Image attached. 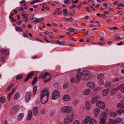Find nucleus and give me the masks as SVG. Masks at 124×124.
Listing matches in <instances>:
<instances>
[{
  "label": "nucleus",
  "mask_w": 124,
  "mask_h": 124,
  "mask_svg": "<svg viewBox=\"0 0 124 124\" xmlns=\"http://www.w3.org/2000/svg\"><path fill=\"white\" fill-rule=\"evenodd\" d=\"M72 110V108L71 107L66 106L63 107L61 109V111L63 113H69Z\"/></svg>",
  "instance_id": "nucleus-1"
},
{
  "label": "nucleus",
  "mask_w": 124,
  "mask_h": 124,
  "mask_svg": "<svg viewBox=\"0 0 124 124\" xmlns=\"http://www.w3.org/2000/svg\"><path fill=\"white\" fill-rule=\"evenodd\" d=\"M108 114L105 112H103L101 114V119L100 122V124H105L106 123V119L107 116Z\"/></svg>",
  "instance_id": "nucleus-2"
},
{
  "label": "nucleus",
  "mask_w": 124,
  "mask_h": 124,
  "mask_svg": "<svg viewBox=\"0 0 124 124\" xmlns=\"http://www.w3.org/2000/svg\"><path fill=\"white\" fill-rule=\"evenodd\" d=\"M42 78L43 79H46L44 80V82L45 83L49 81L51 78V77L50 76L49 73L46 72L44 74Z\"/></svg>",
  "instance_id": "nucleus-3"
},
{
  "label": "nucleus",
  "mask_w": 124,
  "mask_h": 124,
  "mask_svg": "<svg viewBox=\"0 0 124 124\" xmlns=\"http://www.w3.org/2000/svg\"><path fill=\"white\" fill-rule=\"evenodd\" d=\"M32 94L30 92H27L25 93L24 96V99L26 102H28L31 99Z\"/></svg>",
  "instance_id": "nucleus-4"
},
{
  "label": "nucleus",
  "mask_w": 124,
  "mask_h": 124,
  "mask_svg": "<svg viewBox=\"0 0 124 124\" xmlns=\"http://www.w3.org/2000/svg\"><path fill=\"white\" fill-rule=\"evenodd\" d=\"M59 97V92L58 91L55 90L52 94V98L53 100L58 99Z\"/></svg>",
  "instance_id": "nucleus-5"
},
{
  "label": "nucleus",
  "mask_w": 124,
  "mask_h": 124,
  "mask_svg": "<svg viewBox=\"0 0 124 124\" xmlns=\"http://www.w3.org/2000/svg\"><path fill=\"white\" fill-rule=\"evenodd\" d=\"M74 117L73 116L65 118L64 120V122L65 124H70L73 120Z\"/></svg>",
  "instance_id": "nucleus-6"
},
{
  "label": "nucleus",
  "mask_w": 124,
  "mask_h": 124,
  "mask_svg": "<svg viewBox=\"0 0 124 124\" xmlns=\"http://www.w3.org/2000/svg\"><path fill=\"white\" fill-rule=\"evenodd\" d=\"M48 99V96H44L41 95L40 98V101L42 103L44 104L46 103Z\"/></svg>",
  "instance_id": "nucleus-7"
},
{
  "label": "nucleus",
  "mask_w": 124,
  "mask_h": 124,
  "mask_svg": "<svg viewBox=\"0 0 124 124\" xmlns=\"http://www.w3.org/2000/svg\"><path fill=\"white\" fill-rule=\"evenodd\" d=\"M97 106L101 108L104 109L105 107L104 103L101 101H98L96 103Z\"/></svg>",
  "instance_id": "nucleus-8"
},
{
  "label": "nucleus",
  "mask_w": 124,
  "mask_h": 124,
  "mask_svg": "<svg viewBox=\"0 0 124 124\" xmlns=\"http://www.w3.org/2000/svg\"><path fill=\"white\" fill-rule=\"evenodd\" d=\"M82 74L80 72H78L77 74V77L75 78V81L76 83L78 82L81 78Z\"/></svg>",
  "instance_id": "nucleus-9"
},
{
  "label": "nucleus",
  "mask_w": 124,
  "mask_h": 124,
  "mask_svg": "<svg viewBox=\"0 0 124 124\" xmlns=\"http://www.w3.org/2000/svg\"><path fill=\"white\" fill-rule=\"evenodd\" d=\"M41 95L48 96L49 93L48 90L46 89H43L42 91Z\"/></svg>",
  "instance_id": "nucleus-10"
},
{
  "label": "nucleus",
  "mask_w": 124,
  "mask_h": 124,
  "mask_svg": "<svg viewBox=\"0 0 124 124\" xmlns=\"http://www.w3.org/2000/svg\"><path fill=\"white\" fill-rule=\"evenodd\" d=\"M117 107L121 108H124V100L121 101L117 105Z\"/></svg>",
  "instance_id": "nucleus-11"
},
{
  "label": "nucleus",
  "mask_w": 124,
  "mask_h": 124,
  "mask_svg": "<svg viewBox=\"0 0 124 124\" xmlns=\"http://www.w3.org/2000/svg\"><path fill=\"white\" fill-rule=\"evenodd\" d=\"M1 53L5 55H7L9 54L8 51L6 49H2L0 50Z\"/></svg>",
  "instance_id": "nucleus-12"
},
{
  "label": "nucleus",
  "mask_w": 124,
  "mask_h": 124,
  "mask_svg": "<svg viewBox=\"0 0 124 124\" xmlns=\"http://www.w3.org/2000/svg\"><path fill=\"white\" fill-rule=\"evenodd\" d=\"M62 8L61 7L57 8L55 10V12L53 13V15H55L56 14H61L62 13V10H61Z\"/></svg>",
  "instance_id": "nucleus-13"
},
{
  "label": "nucleus",
  "mask_w": 124,
  "mask_h": 124,
  "mask_svg": "<svg viewBox=\"0 0 124 124\" xmlns=\"http://www.w3.org/2000/svg\"><path fill=\"white\" fill-rule=\"evenodd\" d=\"M30 21L31 22H34L35 23H38L39 21L38 20V18L36 17L31 18L30 19Z\"/></svg>",
  "instance_id": "nucleus-14"
},
{
  "label": "nucleus",
  "mask_w": 124,
  "mask_h": 124,
  "mask_svg": "<svg viewBox=\"0 0 124 124\" xmlns=\"http://www.w3.org/2000/svg\"><path fill=\"white\" fill-rule=\"evenodd\" d=\"M33 114L35 116H37L38 113V107H34L33 109Z\"/></svg>",
  "instance_id": "nucleus-15"
},
{
  "label": "nucleus",
  "mask_w": 124,
  "mask_h": 124,
  "mask_svg": "<svg viewBox=\"0 0 124 124\" xmlns=\"http://www.w3.org/2000/svg\"><path fill=\"white\" fill-rule=\"evenodd\" d=\"M70 99V97L69 95L66 94L64 95L63 97V100L65 101H68Z\"/></svg>",
  "instance_id": "nucleus-16"
},
{
  "label": "nucleus",
  "mask_w": 124,
  "mask_h": 124,
  "mask_svg": "<svg viewBox=\"0 0 124 124\" xmlns=\"http://www.w3.org/2000/svg\"><path fill=\"white\" fill-rule=\"evenodd\" d=\"M100 112V109L98 108H95L93 111V112L95 114V116H96L99 114Z\"/></svg>",
  "instance_id": "nucleus-17"
},
{
  "label": "nucleus",
  "mask_w": 124,
  "mask_h": 124,
  "mask_svg": "<svg viewBox=\"0 0 124 124\" xmlns=\"http://www.w3.org/2000/svg\"><path fill=\"white\" fill-rule=\"evenodd\" d=\"M33 72H31L29 73L27 77L25 79L24 81L25 82L27 81L29 79V78L33 75Z\"/></svg>",
  "instance_id": "nucleus-18"
},
{
  "label": "nucleus",
  "mask_w": 124,
  "mask_h": 124,
  "mask_svg": "<svg viewBox=\"0 0 124 124\" xmlns=\"http://www.w3.org/2000/svg\"><path fill=\"white\" fill-rule=\"evenodd\" d=\"M79 100L77 99H74L73 101V104L75 106H76L79 102Z\"/></svg>",
  "instance_id": "nucleus-19"
},
{
  "label": "nucleus",
  "mask_w": 124,
  "mask_h": 124,
  "mask_svg": "<svg viewBox=\"0 0 124 124\" xmlns=\"http://www.w3.org/2000/svg\"><path fill=\"white\" fill-rule=\"evenodd\" d=\"M28 116H27V119L28 120H29L31 119L32 117V111L30 110L28 112Z\"/></svg>",
  "instance_id": "nucleus-20"
},
{
  "label": "nucleus",
  "mask_w": 124,
  "mask_h": 124,
  "mask_svg": "<svg viewBox=\"0 0 124 124\" xmlns=\"http://www.w3.org/2000/svg\"><path fill=\"white\" fill-rule=\"evenodd\" d=\"M87 85L89 87L93 88L95 87V85L93 83L91 82L88 83L87 84Z\"/></svg>",
  "instance_id": "nucleus-21"
},
{
  "label": "nucleus",
  "mask_w": 124,
  "mask_h": 124,
  "mask_svg": "<svg viewBox=\"0 0 124 124\" xmlns=\"http://www.w3.org/2000/svg\"><path fill=\"white\" fill-rule=\"evenodd\" d=\"M24 116V115L23 113H20L18 116V120L19 121L21 120L23 118Z\"/></svg>",
  "instance_id": "nucleus-22"
},
{
  "label": "nucleus",
  "mask_w": 124,
  "mask_h": 124,
  "mask_svg": "<svg viewBox=\"0 0 124 124\" xmlns=\"http://www.w3.org/2000/svg\"><path fill=\"white\" fill-rule=\"evenodd\" d=\"M86 108L87 110H89L90 107V102L89 101H87L86 103Z\"/></svg>",
  "instance_id": "nucleus-23"
},
{
  "label": "nucleus",
  "mask_w": 124,
  "mask_h": 124,
  "mask_svg": "<svg viewBox=\"0 0 124 124\" xmlns=\"http://www.w3.org/2000/svg\"><path fill=\"white\" fill-rule=\"evenodd\" d=\"M108 89L107 88L104 90L102 91V95L103 96L106 95L108 93Z\"/></svg>",
  "instance_id": "nucleus-24"
},
{
  "label": "nucleus",
  "mask_w": 124,
  "mask_h": 124,
  "mask_svg": "<svg viewBox=\"0 0 124 124\" xmlns=\"http://www.w3.org/2000/svg\"><path fill=\"white\" fill-rule=\"evenodd\" d=\"M89 124H96V120L93 119H89Z\"/></svg>",
  "instance_id": "nucleus-25"
},
{
  "label": "nucleus",
  "mask_w": 124,
  "mask_h": 124,
  "mask_svg": "<svg viewBox=\"0 0 124 124\" xmlns=\"http://www.w3.org/2000/svg\"><path fill=\"white\" fill-rule=\"evenodd\" d=\"M89 118H90V117L88 116H87L86 118L83 121V124H87L89 120Z\"/></svg>",
  "instance_id": "nucleus-26"
},
{
  "label": "nucleus",
  "mask_w": 124,
  "mask_h": 124,
  "mask_svg": "<svg viewBox=\"0 0 124 124\" xmlns=\"http://www.w3.org/2000/svg\"><path fill=\"white\" fill-rule=\"evenodd\" d=\"M6 101V99L4 97L2 96L0 98V102L2 103H4Z\"/></svg>",
  "instance_id": "nucleus-27"
},
{
  "label": "nucleus",
  "mask_w": 124,
  "mask_h": 124,
  "mask_svg": "<svg viewBox=\"0 0 124 124\" xmlns=\"http://www.w3.org/2000/svg\"><path fill=\"white\" fill-rule=\"evenodd\" d=\"M20 97L19 93L17 92L15 94L14 98V100H18Z\"/></svg>",
  "instance_id": "nucleus-28"
},
{
  "label": "nucleus",
  "mask_w": 124,
  "mask_h": 124,
  "mask_svg": "<svg viewBox=\"0 0 124 124\" xmlns=\"http://www.w3.org/2000/svg\"><path fill=\"white\" fill-rule=\"evenodd\" d=\"M91 91V90L90 89H86L85 90L84 93L86 95H88L90 93Z\"/></svg>",
  "instance_id": "nucleus-29"
},
{
  "label": "nucleus",
  "mask_w": 124,
  "mask_h": 124,
  "mask_svg": "<svg viewBox=\"0 0 124 124\" xmlns=\"http://www.w3.org/2000/svg\"><path fill=\"white\" fill-rule=\"evenodd\" d=\"M111 85V84L110 82H106L105 84V86L106 87H110Z\"/></svg>",
  "instance_id": "nucleus-30"
},
{
  "label": "nucleus",
  "mask_w": 124,
  "mask_h": 124,
  "mask_svg": "<svg viewBox=\"0 0 124 124\" xmlns=\"http://www.w3.org/2000/svg\"><path fill=\"white\" fill-rule=\"evenodd\" d=\"M56 113V110L54 109L52 110L50 112V116L52 117L54 116Z\"/></svg>",
  "instance_id": "nucleus-31"
},
{
  "label": "nucleus",
  "mask_w": 124,
  "mask_h": 124,
  "mask_svg": "<svg viewBox=\"0 0 124 124\" xmlns=\"http://www.w3.org/2000/svg\"><path fill=\"white\" fill-rule=\"evenodd\" d=\"M109 121L110 123L113 124H117V121L116 120H114L110 119H109Z\"/></svg>",
  "instance_id": "nucleus-32"
},
{
  "label": "nucleus",
  "mask_w": 124,
  "mask_h": 124,
  "mask_svg": "<svg viewBox=\"0 0 124 124\" xmlns=\"http://www.w3.org/2000/svg\"><path fill=\"white\" fill-rule=\"evenodd\" d=\"M26 13L27 12L26 11L23 12L22 16H23V18H25L28 15L26 14Z\"/></svg>",
  "instance_id": "nucleus-33"
},
{
  "label": "nucleus",
  "mask_w": 124,
  "mask_h": 124,
  "mask_svg": "<svg viewBox=\"0 0 124 124\" xmlns=\"http://www.w3.org/2000/svg\"><path fill=\"white\" fill-rule=\"evenodd\" d=\"M90 73V71L88 70H85L83 71V74L84 75H87L89 74Z\"/></svg>",
  "instance_id": "nucleus-34"
},
{
  "label": "nucleus",
  "mask_w": 124,
  "mask_h": 124,
  "mask_svg": "<svg viewBox=\"0 0 124 124\" xmlns=\"http://www.w3.org/2000/svg\"><path fill=\"white\" fill-rule=\"evenodd\" d=\"M18 108L17 106H15L13 109L12 111L14 113H16L18 111Z\"/></svg>",
  "instance_id": "nucleus-35"
},
{
  "label": "nucleus",
  "mask_w": 124,
  "mask_h": 124,
  "mask_svg": "<svg viewBox=\"0 0 124 124\" xmlns=\"http://www.w3.org/2000/svg\"><path fill=\"white\" fill-rule=\"evenodd\" d=\"M110 116L112 117H115L116 116L117 113L115 112H112L110 113Z\"/></svg>",
  "instance_id": "nucleus-36"
},
{
  "label": "nucleus",
  "mask_w": 124,
  "mask_h": 124,
  "mask_svg": "<svg viewBox=\"0 0 124 124\" xmlns=\"http://www.w3.org/2000/svg\"><path fill=\"white\" fill-rule=\"evenodd\" d=\"M37 89V86H34L33 87V94L35 95L36 94V92Z\"/></svg>",
  "instance_id": "nucleus-37"
},
{
  "label": "nucleus",
  "mask_w": 124,
  "mask_h": 124,
  "mask_svg": "<svg viewBox=\"0 0 124 124\" xmlns=\"http://www.w3.org/2000/svg\"><path fill=\"white\" fill-rule=\"evenodd\" d=\"M67 11L68 9H65L63 10V13L64 16H66L68 14Z\"/></svg>",
  "instance_id": "nucleus-38"
},
{
  "label": "nucleus",
  "mask_w": 124,
  "mask_h": 124,
  "mask_svg": "<svg viewBox=\"0 0 124 124\" xmlns=\"http://www.w3.org/2000/svg\"><path fill=\"white\" fill-rule=\"evenodd\" d=\"M97 77L99 79H103V75L102 74H100L97 76Z\"/></svg>",
  "instance_id": "nucleus-39"
},
{
  "label": "nucleus",
  "mask_w": 124,
  "mask_h": 124,
  "mask_svg": "<svg viewBox=\"0 0 124 124\" xmlns=\"http://www.w3.org/2000/svg\"><path fill=\"white\" fill-rule=\"evenodd\" d=\"M116 90V88H114L113 89L111 90V93L112 94H114L115 93Z\"/></svg>",
  "instance_id": "nucleus-40"
},
{
  "label": "nucleus",
  "mask_w": 124,
  "mask_h": 124,
  "mask_svg": "<svg viewBox=\"0 0 124 124\" xmlns=\"http://www.w3.org/2000/svg\"><path fill=\"white\" fill-rule=\"evenodd\" d=\"M64 2V3L66 4H70L71 2L70 0H65Z\"/></svg>",
  "instance_id": "nucleus-41"
},
{
  "label": "nucleus",
  "mask_w": 124,
  "mask_h": 124,
  "mask_svg": "<svg viewBox=\"0 0 124 124\" xmlns=\"http://www.w3.org/2000/svg\"><path fill=\"white\" fill-rule=\"evenodd\" d=\"M37 80V78L35 77L33 81L32 82V84L34 85H35V83L36 82Z\"/></svg>",
  "instance_id": "nucleus-42"
},
{
  "label": "nucleus",
  "mask_w": 124,
  "mask_h": 124,
  "mask_svg": "<svg viewBox=\"0 0 124 124\" xmlns=\"http://www.w3.org/2000/svg\"><path fill=\"white\" fill-rule=\"evenodd\" d=\"M99 84L100 85H102L104 84V81L103 79H99Z\"/></svg>",
  "instance_id": "nucleus-43"
},
{
  "label": "nucleus",
  "mask_w": 124,
  "mask_h": 124,
  "mask_svg": "<svg viewBox=\"0 0 124 124\" xmlns=\"http://www.w3.org/2000/svg\"><path fill=\"white\" fill-rule=\"evenodd\" d=\"M97 101V100L95 97H94L92 98V103L93 104H94Z\"/></svg>",
  "instance_id": "nucleus-44"
},
{
  "label": "nucleus",
  "mask_w": 124,
  "mask_h": 124,
  "mask_svg": "<svg viewBox=\"0 0 124 124\" xmlns=\"http://www.w3.org/2000/svg\"><path fill=\"white\" fill-rule=\"evenodd\" d=\"M16 31H22V28L21 27H17L16 28Z\"/></svg>",
  "instance_id": "nucleus-45"
},
{
  "label": "nucleus",
  "mask_w": 124,
  "mask_h": 124,
  "mask_svg": "<svg viewBox=\"0 0 124 124\" xmlns=\"http://www.w3.org/2000/svg\"><path fill=\"white\" fill-rule=\"evenodd\" d=\"M9 17L10 19L12 20V22H16V19H14L12 16H11V15H10Z\"/></svg>",
  "instance_id": "nucleus-46"
},
{
  "label": "nucleus",
  "mask_w": 124,
  "mask_h": 124,
  "mask_svg": "<svg viewBox=\"0 0 124 124\" xmlns=\"http://www.w3.org/2000/svg\"><path fill=\"white\" fill-rule=\"evenodd\" d=\"M23 77V75H18L16 77V79L17 80L21 79Z\"/></svg>",
  "instance_id": "nucleus-47"
},
{
  "label": "nucleus",
  "mask_w": 124,
  "mask_h": 124,
  "mask_svg": "<svg viewBox=\"0 0 124 124\" xmlns=\"http://www.w3.org/2000/svg\"><path fill=\"white\" fill-rule=\"evenodd\" d=\"M55 43H58L59 45H63L64 44L62 42L58 40H57L55 41Z\"/></svg>",
  "instance_id": "nucleus-48"
},
{
  "label": "nucleus",
  "mask_w": 124,
  "mask_h": 124,
  "mask_svg": "<svg viewBox=\"0 0 124 124\" xmlns=\"http://www.w3.org/2000/svg\"><path fill=\"white\" fill-rule=\"evenodd\" d=\"M68 30L70 31L73 32L75 30L74 29H73L71 28H69L68 29Z\"/></svg>",
  "instance_id": "nucleus-49"
},
{
  "label": "nucleus",
  "mask_w": 124,
  "mask_h": 124,
  "mask_svg": "<svg viewBox=\"0 0 124 124\" xmlns=\"http://www.w3.org/2000/svg\"><path fill=\"white\" fill-rule=\"evenodd\" d=\"M68 84L67 83H65L63 85V87L64 89L68 87Z\"/></svg>",
  "instance_id": "nucleus-50"
},
{
  "label": "nucleus",
  "mask_w": 124,
  "mask_h": 124,
  "mask_svg": "<svg viewBox=\"0 0 124 124\" xmlns=\"http://www.w3.org/2000/svg\"><path fill=\"white\" fill-rule=\"evenodd\" d=\"M117 124L119 122H121L122 121V119L121 118H119L117 119Z\"/></svg>",
  "instance_id": "nucleus-51"
},
{
  "label": "nucleus",
  "mask_w": 124,
  "mask_h": 124,
  "mask_svg": "<svg viewBox=\"0 0 124 124\" xmlns=\"http://www.w3.org/2000/svg\"><path fill=\"white\" fill-rule=\"evenodd\" d=\"M124 85L123 84H122L119 86L116 89V90H118L120 88H121L123 86H124Z\"/></svg>",
  "instance_id": "nucleus-52"
},
{
  "label": "nucleus",
  "mask_w": 124,
  "mask_h": 124,
  "mask_svg": "<svg viewBox=\"0 0 124 124\" xmlns=\"http://www.w3.org/2000/svg\"><path fill=\"white\" fill-rule=\"evenodd\" d=\"M40 1L39 0H34L32 2H31L30 3L31 4H32L34 3H35L39 2Z\"/></svg>",
  "instance_id": "nucleus-53"
},
{
  "label": "nucleus",
  "mask_w": 124,
  "mask_h": 124,
  "mask_svg": "<svg viewBox=\"0 0 124 124\" xmlns=\"http://www.w3.org/2000/svg\"><path fill=\"white\" fill-rule=\"evenodd\" d=\"M12 93L11 92V93H9L8 94V96L7 97L8 99V100H9L10 99V97L12 95Z\"/></svg>",
  "instance_id": "nucleus-54"
},
{
  "label": "nucleus",
  "mask_w": 124,
  "mask_h": 124,
  "mask_svg": "<svg viewBox=\"0 0 124 124\" xmlns=\"http://www.w3.org/2000/svg\"><path fill=\"white\" fill-rule=\"evenodd\" d=\"M94 7V6H93V5H91L90 6V7L91 8L92 10L95 11V9L93 8Z\"/></svg>",
  "instance_id": "nucleus-55"
},
{
  "label": "nucleus",
  "mask_w": 124,
  "mask_h": 124,
  "mask_svg": "<svg viewBox=\"0 0 124 124\" xmlns=\"http://www.w3.org/2000/svg\"><path fill=\"white\" fill-rule=\"evenodd\" d=\"M117 112L118 115H120L121 114V113L122 112L121 110H118L117 111Z\"/></svg>",
  "instance_id": "nucleus-56"
},
{
  "label": "nucleus",
  "mask_w": 124,
  "mask_h": 124,
  "mask_svg": "<svg viewBox=\"0 0 124 124\" xmlns=\"http://www.w3.org/2000/svg\"><path fill=\"white\" fill-rule=\"evenodd\" d=\"M13 86V85H10L7 88V89L9 91L11 89V88Z\"/></svg>",
  "instance_id": "nucleus-57"
},
{
  "label": "nucleus",
  "mask_w": 124,
  "mask_h": 124,
  "mask_svg": "<svg viewBox=\"0 0 124 124\" xmlns=\"http://www.w3.org/2000/svg\"><path fill=\"white\" fill-rule=\"evenodd\" d=\"M95 98L96 99L97 101L99 100L101 98L100 96H97L95 97Z\"/></svg>",
  "instance_id": "nucleus-58"
},
{
  "label": "nucleus",
  "mask_w": 124,
  "mask_h": 124,
  "mask_svg": "<svg viewBox=\"0 0 124 124\" xmlns=\"http://www.w3.org/2000/svg\"><path fill=\"white\" fill-rule=\"evenodd\" d=\"M98 44L101 46L103 45L105 43L104 42H98Z\"/></svg>",
  "instance_id": "nucleus-59"
},
{
  "label": "nucleus",
  "mask_w": 124,
  "mask_h": 124,
  "mask_svg": "<svg viewBox=\"0 0 124 124\" xmlns=\"http://www.w3.org/2000/svg\"><path fill=\"white\" fill-rule=\"evenodd\" d=\"M103 14H101L100 13H98L96 14V15L99 17H101L102 16V15H103Z\"/></svg>",
  "instance_id": "nucleus-60"
},
{
  "label": "nucleus",
  "mask_w": 124,
  "mask_h": 124,
  "mask_svg": "<svg viewBox=\"0 0 124 124\" xmlns=\"http://www.w3.org/2000/svg\"><path fill=\"white\" fill-rule=\"evenodd\" d=\"M119 78H116L115 79L113 80L112 81L113 82H115L116 81H118L119 80Z\"/></svg>",
  "instance_id": "nucleus-61"
},
{
  "label": "nucleus",
  "mask_w": 124,
  "mask_h": 124,
  "mask_svg": "<svg viewBox=\"0 0 124 124\" xmlns=\"http://www.w3.org/2000/svg\"><path fill=\"white\" fill-rule=\"evenodd\" d=\"M123 84L124 85V86L121 89V91L123 93H124V84Z\"/></svg>",
  "instance_id": "nucleus-62"
},
{
  "label": "nucleus",
  "mask_w": 124,
  "mask_h": 124,
  "mask_svg": "<svg viewBox=\"0 0 124 124\" xmlns=\"http://www.w3.org/2000/svg\"><path fill=\"white\" fill-rule=\"evenodd\" d=\"M115 39L116 40H121V38L119 37H116L115 38Z\"/></svg>",
  "instance_id": "nucleus-63"
},
{
  "label": "nucleus",
  "mask_w": 124,
  "mask_h": 124,
  "mask_svg": "<svg viewBox=\"0 0 124 124\" xmlns=\"http://www.w3.org/2000/svg\"><path fill=\"white\" fill-rule=\"evenodd\" d=\"M73 124H79V121L78 120H76L73 123Z\"/></svg>",
  "instance_id": "nucleus-64"
}]
</instances>
